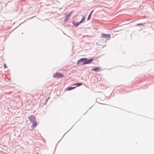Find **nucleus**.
Here are the masks:
<instances>
[{
	"label": "nucleus",
	"instance_id": "obj_1",
	"mask_svg": "<svg viewBox=\"0 0 154 154\" xmlns=\"http://www.w3.org/2000/svg\"><path fill=\"white\" fill-rule=\"evenodd\" d=\"M28 119L30 122L32 123V127H35L37 125V123L36 121V118L34 116L31 115L28 117Z\"/></svg>",
	"mask_w": 154,
	"mask_h": 154
},
{
	"label": "nucleus",
	"instance_id": "obj_2",
	"mask_svg": "<svg viewBox=\"0 0 154 154\" xmlns=\"http://www.w3.org/2000/svg\"><path fill=\"white\" fill-rule=\"evenodd\" d=\"M94 59L91 58L88 59L87 58H84V62L82 63L81 65H84L85 64H88L91 63L94 60Z\"/></svg>",
	"mask_w": 154,
	"mask_h": 154
},
{
	"label": "nucleus",
	"instance_id": "obj_3",
	"mask_svg": "<svg viewBox=\"0 0 154 154\" xmlns=\"http://www.w3.org/2000/svg\"><path fill=\"white\" fill-rule=\"evenodd\" d=\"M63 75L60 72H57L53 75L54 78L57 77L59 78H61L64 77Z\"/></svg>",
	"mask_w": 154,
	"mask_h": 154
},
{
	"label": "nucleus",
	"instance_id": "obj_4",
	"mask_svg": "<svg viewBox=\"0 0 154 154\" xmlns=\"http://www.w3.org/2000/svg\"><path fill=\"white\" fill-rule=\"evenodd\" d=\"M111 37V35L110 34H107L104 33H102L100 36V38H109Z\"/></svg>",
	"mask_w": 154,
	"mask_h": 154
},
{
	"label": "nucleus",
	"instance_id": "obj_5",
	"mask_svg": "<svg viewBox=\"0 0 154 154\" xmlns=\"http://www.w3.org/2000/svg\"><path fill=\"white\" fill-rule=\"evenodd\" d=\"M73 12V11H72L69 13L67 15L66 14L64 21L65 22H67L68 20H69L68 17L69 16H71V14Z\"/></svg>",
	"mask_w": 154,
	"mask_h": 154
},
{
	"label": "nucleus",
	"instance_id": "obj_6",
	"mask_svg": "<svg viewBox=\"0 0 154 154\" xmlns=\"http://www.w3.org/2000/svg\"><path fill=\"white\" fill-rule=\"evenodd\" d=\"M91 70L92 71H94L96 72H100L101 70L100 69V67H97L92 69Z\"/></svg>",
	"mask_w": 154,
	"mask_h": 154
},
{
	"label": "nucleus",
	"instance_id": "obj_7",
	"mask_svg": "<svg viewBox=\"0 0 154 154\" xmlns=\"http://www.w3.org/2000/svg\"><path fill=\"white\" fill-rule=\"evenodd\" d=\"M73 25L75 27H77L80 24V22H76L75 21H73L72 22Z\"/></svg>",
	"mask_w": 154,
	"mask_h": 154
},
{
	"label": "nucleus",
	"instance_id": "obj_8",
	"mask_svg": "<svg viewBox=\"0 0 154 154\" xmlns=\"http://www.w3.org/2000/svg\"><path fill=\"white\" fill-rule=\"evenodd\" d=\"M84 58H82L80 59H79L77 62V64L79 65L80 63L84 62Z\"/></svg>",
	"mask_w": 154,
	"mask_h": 154
},
{
	"label": "nucleus",
	"instance_id": "obj_9",
	"mask_svg": "<svg viewBox=\"0 0 154 154\" xmlns=\"http://www.w3.org/2000/svg\"><path fill=\"white\" fill-rule=\"evenodd\" d=\"M76 87V86L72 87V86H69L67 88H66V90L67 91H70L72 90Z\"/></svg>",
	"mask_w": 154,
	"mask_h": 154
},
{
	"label": "nucleus",
	"instance_id": "obj_10",
	"mask_svg": "<svg viewBox=\"0 0 154 154\" xmlns=\"http://www.w3.org/2000/svg\"><path fill=\"white\" fill-rule=\"evenodd\" d=\"M82 85V82H77L74 84L73 85H76V87H78Z\"/></svg>",
	"mask_w": 154,
	"mask_h": 154
},
{
	"label": "nucleus",
	"instance_id": "obj_11",
	"mask_svg": "<svg viewBox=\"0 0 154 154\" xmlns=\"http://www.w3.org/2000/svg\"><path fill=\"white\" fill-rule=\"evenodd\" d=\"M94 10L92 11L88 15V16L87 20H88L90 19L91 18V14L93 12Z\"/></svg>",
	"mask_w": 154,
	"mask_h": 154
},
{
	"label": "nucleus",
	"instance_id": "obj_12",
	"mask_svg": "<svg viewBox=\"0 0 154 154\" xmlns=\"http://www.w3.org/2000/svg\"><path fill=\"white\" fill-rule=\"evenodd\" d=\"M82 19L79 21L80 23H82V22H84L85 20V17L82 16Z\"/></svg>",
	"mask_w": 154,
	"mask_h": 154
},
{
	"label": "nucleus",
	"instance_id": "obj_13",
	"mask_svg": "<svg viewBox=\"0 0 154 154\" xmlns=\"http://www.w3.org/2000/svg\"><path fill=\"white\" fill-rule=\"evenodd\" d=\"M145 23H139L136 24V25L137 26H139L140 25H143L144 24H145Z\"/></svg>",
	"mask_w": 154,
	"mask_h": 154
},
{
	"label": "nucleus",
	"instance_id": "obj_14",
	"mask_svg": "<svg viewBox=\"0 0 154 154\" xmlns=\"http://www.w3.org/2000/svg\"><path fill=\"white\" fill-rule=\"evenodd\" d=\"M4 68H7V66L6 65V64H4Z\"/></svg>",
	"mask_w": 154,
	"mask_h": 154
},
{
	"label": "nucleus",
	"instance_id": "obj_15",
	"mask_svg": "<svg viewBox=\"0 0 154 154\" xmlns=\"http://www.w3.org/2000/svg\"><path fill=\"white\" fill-rule=\"evenodd\" d=\"M48 99H46V101H45V103H47V102L48 101Z\"/></svg>",
	"mask_w": 154,
	"mask_h": 154
},
{
	"label": "nucleus",
	"instance_id": "obj_16",
	"mask_svg": "<svg viewBox=\"0 0 154 154\" xmlns=\"http://www.w3.org/2000/svg\"><path fill=\"white\" fill-rule=\"evenodd\" d=\"M36 154H39V153L38 152H37L36 153Z\"/></svg>",
	"mask_w": 154,
	"mask_h": 154
},
{
	"label": "nucleus",
	"instance_id": "obj_17",
	"mask_svg": "<svg viewBox=\"0 0 154 154\" xmlns=\"http://www.w3.org/2000/svg\"><path fill=\"white\" fill-rule=\"evenodd\" d=\"M50 98V97H48L47 99H48H48H49Z\"/></svg>",
	"mask_w": 154,
	"mask_h": 154
}]
</instances>
